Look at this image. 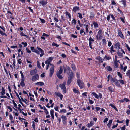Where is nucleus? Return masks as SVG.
<instances>
[{"label":"nucleus","instance_id":"nucleus-17","mask_svg":"<svg viewBox=\"0 0 130 130\" xmlns=\"http://www.w3.org/2000/svg\"><path fill=\"white\" fill-rule=\"evenodd\" d=\"M129 101V100L128 99L126 98H125L122 100H121L119 101L121 103H122L124 101H125L126 102H127Z\"/></svg>","mask_w":130,"mask_h":130},{"label":"nucleus","instance_id":"nucleus-12","mask_svg":"<svg viewBox=\"0 0 130 130\" xmlns=\"http://www.w3.org/2000/svg\"><path fill=\"white\" fill-rule=\"evenodd\" d=\"M118 34L120 37L122 38H124V37L122 33L120 30H118Z\"/></svg>","mask_w":130,"mask_h":130},{"label":"nucleus","instance_id":"nucleus-23","mask_svg":"<svg viewBox=\"0 0 130 130\" xmlns=\"http://www.w3.org/2000/svg\"><path fill=\"white\" fill-rule=\"evenodd\" d=\"M5 93V89L3 87L2 88V91L1 92V93L2 95H4V94Z\"/></svg>","mask_w":130,"mask_h":130},{"label":"nucleus","instance_id":"nucleus-3","mask_svg":"<svg viewBox=\"0 0 130 130\" xmlns=\"http://www.w3.org/2000/svg\"><path fill=\"white\" fill-rule=\"evenodd\" d=\"M77 83L81 89H82L84 87V84L83 82L81 81L80 79L77 80Z\"/></svg>","mask_w":130,"mask_h":130},{"label":"nucleus","instance_id":"nucleus-24","mask_svg":"<svg viewBox=\"0 0 130 130\" xmlns=\"http://www.w3.org/2000/svg\"><path fill=\"white\" fill-rule=\"evenodd\" d=\"M109 106H111L116 111H118V110L116 107L112 104H109Z\"/></svg>","mask_w":130,"mask_h":130},{"label":"nucleus","instance_id":"nucleus-51","mask_svg":"<svg viewBox=\"0 0 130 130\" xmlns=\"http://www.w3.org/2000/svg\"><path fill=\"white\" fill-rule=\"evenodd\" d=\"M108 89L111 92H113V91L112 90V89L111 87H108Z\"/></svg>","mask_w":130,"mask_h":130},{"label":"nucleus","instance_id":"nucleus-11","mask_svg":"<svg viewBox=\"0 0 130 130\" xmlns=\"http://www.w3.org/2000/svg\"><path fill=\"white\" fill-rule=\"evenodd\" d=\"M31 50L34 52H35L38 54H39V53L38 52V51L36 49H34V47H31Z\"/></svg>","mask_w":130,"mask_h":130},{"label":"nucleus","instance_id":"nucleus-48","mask_svg":"<svg viewBox=\"0 0 130 130\" xmlns=\"http://www.w3.org/2000/svg\"><path fill=\"white\" fill-rule=\"evenodd\" d=\"M8 109L10 110V111L11 112L12 111V109L11 107L9 106H8L7 107Z\"/></svg>","mask_w":130,"mask_h":130},{"label":"nucleus","instance_id":"nucleus-10","mask_svg":"<svg viewBox=\"0 0 130 130\" xmlns=\"http://www.w3.org/2000/svg\"><path fill=\"white\" fill-rule=\"evenodd\" d=\"M52 60L53 58L52 57H50L47 60L45 61V63L46 64H51L50 62L52 61Z\"/></svg>","mask_w":130,"mask_h":130},{"label":"nucleus","instance_id":"nucleus-63","mask_svg":"<svg viewBox=\"0 0 130 130\" xmlns=\"http://www.w3.org/2000/svg\"><path fill=\"white\" fill-rule=\"evenodd\" d=\"M71 36L73 37L74 38H76L77 37L76 35H75L74 34H72L71 35Z\"/></svg>","mask_w":130,"mask_h":130},{"label":"nucleus","instance_id":"nucleus-15","mask_svg":"<svg viewBox=\"0 0 130 130\" xmlns=\"http://www.w3.org/2000/svg\"><path fill=\"white\" fill-rule=\"evenodd\" d=\"M37 72V70L36 69H34L31 70L30 72V74L31 75H32L35 74Z\"/></svg>","mask_w":130,"mask_h":130},{"label":"nucleus","instance_id":"nucleus-6","mask_svg":"<svg viewBox=\"0 0 130 130\" xmlns=\"http://www.w3.org/2000/svg\"><path fill=\"white\" fill-rule=\"evenodd\" d=\"M122 53H123L124 54H125L124 51L122 49H121L120 51H118L117 52V53L118 55V56L121 57H122L123 56Z\"/></svg>","mask_w":130,"mask_h":130},{"label":"nucleus","instance_id":"nucleus-13","mask_svg":"<svg viewBox=\"0 0 130 130\" xmlns=\"http://www.w3.org/2000/svg\"><path fill=\"white\" fill-rule=\"evenodd\" d=\"M47 2L44 1H42L39 2L40 4H41L42 5H46L47 3Z\"/></svg>","mask_w":130,"mask_h":130},{"label":"nucleus","instance_id":"nucleus-7","mask_svg":"<svg viewBox=\"0 0 130 130\" xmlns=\"http://www.w3.org/2000/svg\"><path fill=\"white\" fill-rule=\"evenodd\" d=\"M39 77L38 74H36L33 76L32 78V80L34 81L39 79Z\"/></svg>","mask_w":130,"mask_h":130},{"label":"nucleus","instance_id":"nucleus-64","mask_svg":"<svg viewBox=\"0 0 130 130\" xmlns=\"http://www.w3.org/2000/svg\"><path fill=\"white\" fill-rule=\"evenodd\" d=\"M127 68V66H126L124 67L123 68V71L124 72H125Z\"/></svg>","mask_w":130,"mask_h":130},{"label":"nucleus","instance_id":"nucleus-40","mask_svg":"<svg viewBox=\"0 0 130 130\" xmlns=\"http://www.w3.org/2000/svg\"><path fill=\"white\" fill-rule=\"evenodd\" d=\"M22 44L24 45V47H25L27 45V43H26V42L24 43V42H22L21 43Z\"/></svg>","mask_w":130,"mask_h":130},{"label":"nucleus","instance_id":"nucleus-30","mask_svg":"<svg viewBox=\"0 0 130 130\" xmlns=\"http://www.w3.org/2000/svg\"><path fill=\"white\" fill-rule=\"evenodd\" d=\"M118 61L117 60H115L114 61V64L115 66H116L117 68L118 67V65L117 63Z\"/></svg>","mask_w":130,"mask_h":130},{"label":"nucleus","instance_id":"nucleus-34","mask_svg":"<svg viewBox=\"0 0 130 130\" xmlns=\"http://www.w3.org/2000/svg\"><path fill=\"white\" fill-rule=\"evenodd\" d=\"M61 118L62 119V120H66L67 118L66 116L64 115H62L61 116Z\"/></svg>","mask_w":130,"mask_h":130},{"label":"nucleus","instance_id":"nucleus-50","mask_svg":"<svg viewBox=\"0 0 130 130\" xmlns=\"http://www.w3.org/2000/svg\"><path fill=\"white\" fill-rule=\"evenodd\" d=\"M0 34H1L2 35H6L5 33L3 32L1 30H0Z\"/></svg>","mask_w":130,"mask_h":130},{"label":"nucleus","instance_id":"nucleus-38","mask_svg":"<svg viewBox=\"0 0 130 130\" xmlns=\"http://www.w3.org/2000/svg\"><path fill=\"white\" fill-rule=\"evenodd\" d=\"M119 81L122 84H124V82L123 80H119Z\"/></svg>","mask_w":130,"mask_h":130},{"label":"nucleus","instance_id":"nucleus-61","mask_svg":"<svg viewBox=\"0 0 130 130\" xmlns=\"http://www.w3.org/2000/svg\"><path fill=\"white\" fill-rule=\"evenodd\" d=\"M94 16V14L92 13H91L90 17L92 18H93Z\"/></svg>","mask_w":130,"mask_h":130},{"label":"nucleus","instance_id":"nucleus-43","mask_svg":"<svg viewBox=\"0 0 130 130\" xmlns=\"http://www.w3.org/2000/svg\"><path fill=\"white\" fill-rule=\"evenodd\" d=\"M40 19L42 23H44L45 22V21L44 20L41 18Z\"/></svg>","mask_w":130,"mask_h":130},{"label":"nucleus","instance_id":"nucleus-42","mask_svg":"<svg viewBox=\"0 0 130 130\" xmlns=\"http://www.w3.org/2000/svg\"><path fill=\"white\" fill-rule=\"evenodd\" d=\"M50 112L51 116L54 115V111L53 110H51Z\"/></svg>","mask_w":130,"mask_h":130},{"label":"nucleus","instance_id":"nucleus-35","mask_svg":"<svg viewBox=\"0 0 130 130\" xmlns=\"http://www.w3.org/2000/svg\"><path fill=\"white\" fill-rule=\"evenodd\" d=\"M52 45L53 46H55L56 47H58L59 45L56 44L54 42H53L52 44Z\"/></svg>","mask_w":130,"mask_h":130},{"label":"nucleus","instance_id":"nucleus-58","mask_svg":"<svg viewBox=\"0 0 130 130\" xmlns=\"http://www.w3.org/2000/svg\"><path fill=\"white\" fill-rule=\"evenodd\" d=\"M37 67L39 68H40L41 67V66H40V63L38 61L37 62Z\"/></svg>","mask_w":130,"mask_h":130},{"label":"nucleus","instance_id":"nucleus-21","mask_svg":"<svg viewBox=\"0 0 130 130\" xmlns=\"http://www.w3.org/2000/svg\"><path fill=\"white\" fill-rule=\"evenodd\" d=\"M97 59L99 60V62L100 63L102 62L103 60H104V59H103L101 58L100 57H97Z\"/></svg>","mask_w":130,"mask_h":130},{"label":"nucleus","instance_id":"nucleus-59","mask_svg":"<svg viewBox=\"0 0 130 130\" xmlns=\"http://www.w3.org/2000/svg\"><path fill=\"white\" fill-rule=\"evenodd\" d=\"M78 14L79 15L78 17L79 18L81 19H82L83 18L82 15L81 14L78 13Z\"/></svg>","mask_w":130,"mask_h":130},{"label":"nucleus","instance_id":"nucleus-4","mask_svg":"<svg viewBox=\"0 0 130 130\" xmlns=\"http://www.w3.org/2000/svg\"><path fill=\"white\" fill-rule=\"evenodd\" d=\"M50 65H52V67L50 69V74L49 76L50 77H51L53 75L54 71V66L53 65H52V64H50Z\"/></svg>","mask_w":130,"mask_h":130},{"label":"nucleus","instance_id":"nucleus-28","mask_svg":"<svg viewBox=\"0 0 130 130\" xmlns=\"http://www.w3.org/2000/svg\"><path fill=\"white\" fill-rule=\"evenodd\" d=\"M118 75L119 77L121 79H122V74L119 72H117Z\"/></svg>","mask_w":130,"mask_h":130},{"label":"nucleus","instance_id":"nucleus-44","mask_svg":"<svg viewBox=\"0 0 130 130\" xmlns=\"http://www.w3.org/2000/svg\"><path fill=\"white\" fill-rule=\"evenodd\" d=\"M129 120L128 119H127L126 121V125L128 126V123L129 122Z\"/></svg>","mask_w":130,"mask_h":130},{"label":"nucleus","instance_id":"nucleus-56","mask_svg":"<svg viewBox=\"0 0 130 130\" xmlns=\"http://www.w3.org/2000/svg\"><path fill=\"white\" fill-rule=\"evenodd\" d=\"M108 119L107 118H106L103 121V122L104 123L106 122L108 120Z\"/></svg>","mask_w":130,"mask_h":130},{"label":"nucleus","instance_id":"nucleus-20","mask_svg":"<svg viewBox=\"0 0 130 130\" xmlns=\"http://www.w3.org/2000/svg\"><path fill=\"white\" fill-rule=\"evenodd\" d=\"M73 91L75 93L79 94V91L77 90L76 88H74L73 89Z\"/></svg>","mask_w":130,"mask_h":130},{"label":"nucleus","instance_id":"nucleus-55","mask_svg":"<svg viewBox=\"0 0 130 130\" xmlns=\"http://www.w3.org/2000/svg\"><path fill=\"white\" fill-rule=\"evenodd\" d=\"M88 25H86V32H87L88 31Z\"/></svg>","mask_w":130,"mask_h":130},{"label":"nucleus","instance_id":"nucleus-53","mask_svg":"<svg viewBox=\"0 0 130 130\" xmlns=\"http://www.w3.org/2000/svg\"><path fill=\"white\" fill-rule=\"evenodd\" d=\"M72 23H73L74 24H75L76 23V21L75 19H74L73 20Z\"/></svg>","mask_w":130,"mask_h":130},{"label":"nucleus","instance_id":"nucleus-45","mask_svg":"<svg viewBox=\"0 0 130 130\" xmlns=\"http://www.w3.org/2000/svg\"><path fill=\"white\" fill-rule=\"evenodd\" d=\"M127 76H130V70H128L127 72Z\"/></svg>","mask_w":130,"mask_h":130},{"label":"nucleus","instance_id":"nucleus-19","mask_svg":"<svg viewBox=\"0 0 130 130\" xmlns=\"http://www.w3.org/2000/svg\"><path fill=\"white\" fill-rule=\"evenodd\" d=\"M36 84L39 86H43L44 85V83L43 82H40L37 83Z\"/></svg>","mask_w":130,"mask_h":130},{"label":"nucleus","instance_id":"nucleus-36","mask_svg":"<svg viewBox=\"0 0 130 130\" xmlns=\"http://www.w3.org/2000/svg\"><path fill=\"white\" fill-rule=\"evenodd\" d=\"M93 124L92 123L90 122V123L87 124L88 127H90L91 126H92Z\"/></svg>","mask_w":130,"mask_h":130},{"label":"nucleus","instance_id":"nucleus-18","mask_svg":"<svg viewBox=\"0 0 130 130\" xmlns=\"http://www.w3.org/2000/svg\"><path fill=\"white\" fill-rule=\"evenodd\" d=\"M120 43L118 42L115 44V47L116 49L119 50L120 49Z\"/></svg>","mask_w":130,"mask_h":130},{"label":"nucleus","instance_id":"nucleus-25","mask_svg":"<svg viewBox=\"0 0 130 130\" xmlns=\"http://www.w3.org/2000/svg\"><path fill=\"white\" fill-rule=\"evenodd\" d=\"M105 68L106 69V70L108 71H111L112 70V68H111L110 66H107V67H106Z\"/></svg>","mask_w":130,"mask_h":130},{"label":"nucleus","instance_id":"nucleus-46","mask_svg":"<svg viewBox=\"0 0 130 130\" xmlns=\"http://www.w3.org/2000/svg\"><path fill=\"white\" fill-rule=\"evenodd\" d=\"M94 41V40L92 38H91V37H90L89 39V42H93Z\"/></svg>","mask_w":130,"mask_h":130},{"label":"nucleus","instance_id":"nucleus-41","mask_svg":"<svg viewBox=\"0 0 130 130\" xmlns=\"http://www.w3.org/2000/svg\"><path fill=\"white\" fill-rule=\"evenodd\" d=\"M106 58L107 60H109L111 59V57H107L106 55L105 56L104 59Z\"/></svg>","mask_w":130,"mask_h":130},{"label":"nucleus","instance_id":"nucleus-39","mask_svg":"<svg viewBox=\"0 0 130 130\" xmlns=\"http://www.w3.org/2000/svg\"><path fill=\"white\" fill-rule=\"evenodd\" d=\"M126 44V47H127L128 50L130 52V48L128 45L127 44Z\"/></svg>","mask_w":130,"mask_h":130},{"label":"nucleus","instance_id":"nucleus-60","mask_svg":"<svg viewBox=\"0 0 130 130\" xmlns=\"http://www.w3.org/2000/svg\"><path fill=\"white\" fill-rule=\"evenodd\" d=\"M115 85H117V86H120V84L119 83L118 80L117 81V82H115Z\"/></svg>","mask_w":130,"mask_h":130},{"label":"nucleus","instance_id":"nucleus-49","mask_svg":"<svg viewBox=\"0 0 130 130\" xmlns=\"http://www.w3.org/2000/svg\"><path fill=\"white\" fill-rule=\"evenodd\" d=\"M112 77H111V76L110 75H109L107 77V78L108 79V80H107V81L108 82L109 80L110 79H111V78Z\"/></svg>","mask_w":130,"mask_h":130},{"label":"nucleus","instance_id":"nucleus-8","mask_svg":"<svg viewBox=\"0 0 130 130\" xmlns=\"http://www.w3.org/2000/svg\"><path fill=\"white\" fill-rule=\"evenodd\" d=\"M55 94L56 96L60 97L61 100H62L63 97V95L57 92H56L55 93Z\"/></svg>","mask_w":130,"mask_h":130},{"label":"nucleus","instance_id":"nucleus-27","mask_svg":"<svg viewBox=\"0 0 130 130\" xmlns=\"http://www.w3.org/2000/svg\"><path fill=\"white\" fill-rule=\"evenodd\" d=\"M71 67L72 69L73 70L75 71L76 70V67L75 66V65L74 64H72L71 65Z\"/></svg>","mask_w":130,"mask_h":130},{"label":"nucleus","instance_id":"nucleus-54","mask_svg":"<svg viewBox=\"0 0 130 130\" xmlns=\"http://www.w3.org/2000/svg\"><path fill=\"white\" fill-rule=\"evenodd\" d=\"M87 93L86 92H85L83 93L82 94V95H83V96H86L87 95Z\"/></svg>","mask_w":130,"mask_h":130},{"label":"nucleus","instance_id":"nucleus-57","mask_svg":"<svg viewBox=\"0 0 130 130\" xmlns=\"http://www.w3.org/2000/svg\"><path fill=\"white\" fill-rule=\"evenodd\" d=\"M125 125H124L123 127L121 128V130H125Z\"/></svg>","mask_w":130,"mask_h":130},{"label":"nucleus","instance_id":"nucleus-1","mask_svg":"<svg viewBox=\"0 0 130 130\" xmlns=\"http://www.w3.org/2000/svg\"><path fill=\"white\" fill-rule=\"evenodd\" d=\"M67 71V73L69 75L68 79L67 82V85H69L71 83L73 77V73L72 70L70 69V67H67L66 68H64V72L65 73Z\"/></svg>","mask_w":130,"mask_h":130},{"label":"nucleus","instance_id":"nucleus-62","mask_svg":"<svg viewBox=\"0 0 130 130\" xmlns=\"http://www.w3.org/2000/svg\"><path fill=\"white\" fill-rule=\"evenodd\" d=\"M89 101L90 104H92L94 102L92 100L89 99Z\"/></svg>","mask_w":130,"mask_h":130},{"label":"nucleus","instance_id":"nucleus-22","mask_svg":"<svg viewBox=\"0 0 130 130\" xmlns=\"http://www.w3.org/2000/svg\"><path fill=\"white\" fill-rule=\"evenodd\" d=\"M92 94L97 99H98L99 98V95L96 94L95 93L93 92L92 93Z\"/></svg>","mask_w":130,"mask_h":130},{"label":"nucleus","instance_id":"nucleus-37","mask_svg":"<svg viewBox=\"0 0 130 130\" xmlns=\"http://www.w3.org/2000/svg\"><path fill=\"white\" fill-rule=\"evenodd\" d=\"M102 42L103 44H106V40L104 39H102Z\"/></svg>","mask_w":130,"mask_h":130},{"label":"nucleus","instance_id":"nucleus-5","mask_svg":"<svg viewBox=\"0 0 130 130\" xmlns=\"http://www.w3.org/2000/svg\"><path fill=\"white\" fill-rule=\"evenodd\" d=\"M37 50L38 51V52L39 53V54H40V52L41 53L40 54V57H41L44 54V52L43 50L38 47H37Z\"/></svg>","mask_w":130,"mask_h":130},{"label":"nucleus","instance_id":"nucleus-26","mask_svg":"<svg viewBox=\"0 0 130 130\" xmlns=\"http://www.w3.org/2000/svg\"><path fill=\"white\" fill-rule=\"evenodd\" d=\"M61 74H56L57 76L60 79H62L63 78L62 76L60 75Z\"/></svg>","mask_w":130,"mask_h":130},{"label":"nucleus","instance_id":"nucleus-33","mask_svg":"<svg viewBox=\"0 0 130 130\" xmlns=\"http://www.w3.org/2000/svg\"><path fill=\"white\" fill-rule=\"evenodd\" d=\"M122 2L123 4L124 5V6L125 7L126 5V0H122Z\"/></svg>","mask_w":130,"mask_h":130},{"label":"nucleus","instance_id":"nucleus-14","mask_svg":"<svg viewBox=\"0 0 130 130\" xmlns=\"http://www.w3.org/2000/svg\"><path fill=\"white\" fill-rule=\"evenodd\" d=\"M63 71V69L62 68V67L60 66V70L59 71H58L57 72V74H61Z\"/></svg>","mask_w":130,"mask_h":130},{"label":"nucleus","instance_id":"nucleus-47","mask_svg":"<svg viewBox=\"0 0 130 130\" xmlns=\"http://www.w3.org/2000/svg\"><path fill=\"white\" fill-rule=\"evenodd\" d=\"M124 122V121L122 120L121 121H119V120L118 119L117 120V122L118 123H123Z\"/></svg>","mask_w":130,"mask_h":130},{"label":"nucleus","instance_id":"nucleus-9","mask_svg":"<svg viewBox=\"0 0 130 130\" xmlns=\"http://www.w3.org/2000/svg\"><path fill=\"white\" fill-rule=\"evenodd\" d=\"M80 9L79 7L77 6H75L74 7L73 11L75 12L76 11H78Z\"/></svg>","mask_w":130,"mask_h":130},{"label":"nucleus","instance_id":"nucleus-31","mask_svg":"<svg viewBox=\"0 0 130 130\" xmlns=\"http://www.w3.org/2000/svg\"><path fill=\"white\" fill-rule=\"evenodd\" d=\"M93 23L94 25V26L95 27H98V25L97 23L94 22H93Z\"/></svg>","mask_w":130,"mask_h":130},{"label":"nucleus","instance_id":"nucleus-16","mask_svg":"<svg viewBox=\"0 0 130 130\" xmlns=\"http://www.w3.org/2000/svg\"><path fill=\"white\" fill-rule=\"evenodd\" d=\"M24 80L25 79H21V82L20 83V84L22 87H24L25 86V84L24 83Z\"/></svg>","mask_w":130,"mask_h":130},{"label":"nucleus","instance_id":"nucleus-52","mask_svg":"<svg viewBox=\"0 0 130 130\" xmlns=\"http://www.w3.org/2000/svg\"><path fill=\"white\" fill-rule=\"evenodd\" d=\"M13 65L14 68L15 67V61L14 59L13 60Z\"/></svg>","mask_w":130,"mask_h":130},{"label":"nucleus","instance_id":"nucleus-2","mask_svg":"<svg viewBox=\"0 0 130 130\" xmlns=\"http://www.w3.org/2000/svg\"><path fill=\"white\" fill-rule=\"evenodd\" d=\"M66 84V82H64L62 84L59 85V86L63 89V92L65 93H66V87H65Z\"/></svg>","mask_w":130,"mask_h":130},{"label":"nucleus","instance_id":"nucleus-32","mask_svg":"<svg viewBox=\"0 0 130 130\" xmlns=\"http://www.w3.org/2000/svg\"><path fill=\"white\" fill-rule=\"evenodd\" d=\"M20 73H21V78H22V79H24L25 78H24V75H23V73H22V71H20Z\"/></svg>","mask_w":130,"mask_h":130},{"label":"nucleus","instance_id":"nucleus-29","mask_svg":"<svg viewBox=\"0 0 130 130\" xmlns=\"http://www.w3.org/2000/svg\"><path fill=\"white\" fill-rule=\"evenodd\" d=\"M111 80L113 82L115 83L117 82L118 80L116 79H115L112 77H111Z\"/></svg>","mask_w":130,"mask_h":130}]
</instances>
